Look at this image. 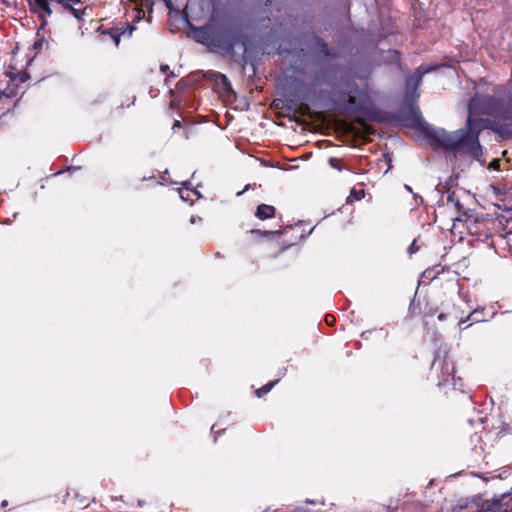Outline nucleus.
Segmentation results:
<instances>
[{"mask_svg": "<svg viewBox=\"0 0 512 512\" xmlns=\"http://www.w3.org/2000/svg\"><path fill=\"white\" fill-rule=\"evenodd\" d=\"M394 119L406 127L416 129L423 135L433 149H439L442 128H435L424 121L420 109L416 104L407 103L403 105L395 112Z\"/></svg>", "mask_w": 512, "mask_h": 512, "instance_id": "3", "label": "nucleus"}, {"mask_svg": "<svg viewBox=\"0 0 512 512\" xmlns=\"http://www.w3.org/2000/svg\"><path fill=\"white\" fill-rule=\"evenodd\" d=\"M329 318H333V317H332V316H330V315H327V316H326V322H327V323L331 322V319H329Z\"/></svg>", "mask_w": 512, "mask_h": 512, "instance_id": "38", "label": "nucleus"}, {"mask_svg": "<svg viewBox=\"0 0 512 512\" xmlns=\"http://www.w3.org/2000/svg\"><path fill=\"white\" fill-rule=\"evenodd\" d=\"M30 11L38 14L41 18V28H44L46 25V16H50L52 14V8L49 6L48 0H29L28 1Z\"/></svg>", "mask_w": 512, "mask_h": 512, "instance_id": "9", "label": "nucleus"}, {"mask_svg": "<svg viewBox=\"0 0 512 512\" xmlns=\"http://www.w3.org/2000/svg\"><path fill=\"white\" fill-rule=\"evenodd\" d=\"M184 82H185V80H184V79H181L179 83H180V84H182V83L184 84Z\"/></svg>", "mask_w": 512, "mask_h": 512, "instance_id": "41", "label": "nucleus"}, {"mask_svg": "<svg viewBox=\"0 0 512 512\" xmlns=\"http://www.w3.org/2000/svg\"><path fill=\"white\" fill-rule=\"evenodd\" d=\"M48 47V42L44 38V34H41L40 29L36 32V41L33 44V50L35 51V55L39 53L43 47Z\"/></svg>", "mask_w": 512, "mask_h": 512, "instance_id": "14", "label": "nucleus"}, {"mask_svg": "<svg viewBox=\"0 0 512 512\" xmlns=\"http://www.w3.org/2000/svg\"><path fill=\"white\" fill-rule=\"evenodd\" d=\"M293 226H285L284 229L280 230H260L252 229L249 231L251 235H255L259 238H279L281 235L287 233L288 230H293Z\"/></svg>", "mask_w": 512, "mask_h": 512, "instance_id": "11", "label": "nucleus"}, {"mask_svg": "<svg viewBox=\"0 0 512 512\" xmlns=\"http://www.w3.org/2000/svg\"><path fill=\"white\" fill-rule=\"evenodd\" d=\"M443 271V268L438 265L431 268H428L424 271L423 277L428 278L429 280L435 279L441 272Z\"/></svg>", "mask_w": 512, "mask_h": 512, "instance_id": "17", "label": "nucleus"}, {"mask_svg": "<svg viewBox=\"0 0 512 512\" xmlns=\"http://www.w3.org/2000/svg\"><path fill=\"white\" fill-rule=\"evenodd\" d=\"M29 79V75L26 72H19L17 75L13 78L14 81H17L19 83H24Z\"/></svg>", "mask_w": 512, "mask_h": 512, "instance_id": "20", "label": "nucleus"}, {"mask_svg": "<svg viewBox=\"0 0 512 512\" xmlns=\"http://www.w3.org/2000/svg\"><path fill=\"white\" fill-rule=\"evenodd\" d=\"M436 312H437V308L430 309L429 311H427V312H425V313H424V316H425V317H427V316H432V315H434Z\"/></svg>", "mask_w": 512, "mask_h": 512, "instance_id": "31", "label": "nucleus"}, {"mask_svg": "<svg viewBox=\"0 0 512 512\" xmlns=\"http://www.w3.org/2000/svg\"><path fill=\"white\" fill-rule=\"evenodd\" d=\"M8 505V501L7 500H3L2 503H1V506L4 508Z\"/></svg>", "mask_w": 512, "mask_h": 512, "instance_id": "37", "label": "nucleus"}, {"mask_svg": "<svg viewBox=\"0 0 512 512\" xmlns=\"http://www.w3.org/2000/svg\"><path fill=\"white\" fill-rule=\"evenodd\" d=\"M418 250H419V246H417V244H416V240H414V241L410 244V246L408 247L407 252H408L409 254H414V253H416Z\"/></svg>", "mask_w": 512, "mask_h": 512, "instance_id": "27", "label": "nucleus"}, {"mask_svg": "<svg viewBox=\"0 0 512 512\" xmlns=\"http://www.w3.org/2000/svg\"><path fill=\"white\" fill-rule=\"evenodd\" d=\"M279 380H274V381H270L269 383L263 385L262 387L258 388L256 391H255V394L258 398H261L263 397L264 395H266L267 393H269L272 388L278 383Z\"/></svg>", "mask_w": 512, "mask_h": 512, "instance_id": "16", "label": "nucleus"}, {"mask_svg": "<svg viewBox=\"0 0 512 512\" xmlns=\"http://www.w3.org/2000/svg\"><path fill=\"white\" fill-rule=\"evenodd\" d=\"M276 209L272 205L260 204L258 205L255 216L260 220L271 219L275 216Z\"/></svg>", "mask_w": 512, "mask_h": 512, "instance_id": "13", "label": "nucleus"}, {"mask_svg": "<svg viewBox=\"0 0 512 512\" xmlns=\"http://www.w3.org/2000/svg\"><path fill=\"white\" fill-rule=\"evenodd\" d=\"M48 2H57L58 4H61L65 9L70 6L69 0H48ZM49 6L51 7L50 4Z\"/></svg>", "mask_w": 512, "mask_h": 512, "instance_id": "28", "label": "nucleus"}, {"mask_svg": "<svg viewBox=\"0 0 512 512\" xmlns=\"http://www.w3.org/2000/svg\"><path fill=\"white\" fill-rule=\"evenodd\" d=\"M468 110L469 116L463 128L453 132L442 129L439 149L464 153L480 161L483 147L479 136L483 130L489 129L502 139L512 138V95H475Z\"/></svg>", "mask_w": 512, "mask_h": 512, "instance_id": "1", "label": "nucleus"}, {"mask_svg": "<svg viewBox=\"0 0 512 512\" xmlns=\"http://www.w3.org/2000/svg\"><path fill=\"white\" fill-rule=\"evenodd\" d=\"M454 372V362L449 356L447 346H440L435 352L431 365V375L436 376L437 386L443 387L449 384L450 381H454Z\"/></svg>", "mask_w": 512, "mask_h": 512, "instance_id": "5", "label": "nucleus"}, {"mask_svg": "<svg viewBox=\"0 0 512 512\" xmlns=\"http://www.w3.org/2000/svg\"><path fill=\"white\" fill-rule=\"evenodd\" d=\"M447 203L453 204L458 212H462V210L464 209L463 204L459 201V199L455 197L454 191L448 194Z\"/></svg>", "mask_w": 512, "mask_h": 512, "instance_id": "18", "label": "nucleus"}, {"mask_svg": "<svg viewBox=\"0 0 512 512\" xmlns=\"http://www.w3.org/2000/svg\"><path fill=\"white\" fill-rule=\"evenodd\" d=\"M438 66H428V65H420L414 74L409 75L406 78V100L413 96L416 93L418 87L422 82V78L425 74L437 69Z\"/></svg>", "mask_w": 512, "mask_h": 512, "instance_id": "7", "label": "nucleus"}, {"mask_svg": "<svg viewBox=\"0 0 512 512\" xmlns=\"http://www.w3.org/2000/svg\"><path fill=\"white\" fill-rule=\"evenodd\" d=\"M350 196H354L357 200H360L364 197V190H356L353 188L350 192Z\"/></svg>", "mask_w": 512, "mask_h": 512, "instance_id": "26", "label": "nucleus"}, {"mask_svg": "<svg viewBox=\"0 0 512 512\" xmlns=\"http://www.w3.org/2000/svg\"><path fill=\"white\" fill-rule=\"evenodd\" d=\"M195 33L197 42L207 46L213 52L233 55L237 44L242 43L246 51L247 37L240 24L230 21H220L213 16L201 26H190Z\"/></svg>", "mask_w": 512, "mask_h": 512, "instance_id": "2", "label": "nucleus"}, {"mask_svg": "<svg viewBox=\"0 0 512 512\" xmlns=\"http://www.w3.org/2000/svg\"><path fill=\"white\" fill-rule=\"evenodd\" d=\"M470 321V319H468V316L465 318V319H461L458 323V326H459V329L460 330H465L467 329L469 326H471V322L468 323Z\"/></svg>", "mask_w": 512, "mask_h": 512, "instance_id": "24", "label": "nucleus"}, {"mask_svg": "<svg viewBox=\"0 0 512 512\" xmlns=\"http://www.w3.org/2000/svg\"><path fill=\"white\" fill-rule=\"evenodd\" d=\"M329 318H333V317H332V316H330V315H327V316H326V322H327V323L331 322V319H329Z\"/></svg>", "mask_w": 512, "mask_h": 512, "instance_id": "39", "label": "nucleus"}, {"mask_svg": "<svg viewBox=\"0 0 512 512\" xmlns=\"http://www.w3.org/2000/svg\"><path fill=\"white\" fill-rule=\"evenodd\" d=\"M315 48L323 56H330L328 44L320 37H315Z\"/></svg>", "mask_w": 512, "mask_h": 512, "instance_id": "15", "label": "nucleus"}, {"mask_svg": "<svg viewBox=\"0 0 512 512\" xmlns=\"http://www.w3.org/2000/svg\"><path fill=\"white\" fill-rule=\"evenodd\" d=\"M160 71L163 74H166L168 77H172V78L176 77V74L173 71H170V68H169V66L167 64H162L160 66Z\"/></svg>", "mask_w": 512, "mask_h": 512, "instance_id": "22", "label": "nucleus"}, {"mask_svg": "<svg viewBox=\"0 0 512 512\" xmlns=\"http://www.w3.org/2000/svg\"><path fill=\"white\" fill-rule=\"evenodd\" d=\"M485 508V499L482 495H474L471 498H462L457 501L455 509L458 510H469L480 511Z\"/></svg>", "mask_w": 512, "mask_h": 512, "instance_id": "8", "label": "nucleus"}, {"mask_svg": "<svg viewBox=\"0 0 512 512\" xmlns=\"http://www.w3.org/2000/svg\"><path fill=\"white\" fill-rule=\"evenodd\" d=\"M293 86L294 94L299 100H310V93L312 90L308 88L303 80L295 79Z\"/></svg>", "mask_w": 512, "mask_h": 512, "instance_id": "12", "label": "nucleus"}, {"mask_svg": "<svg viewBox=\"0 0 512 512\" xmlns=\"http://www.w3.org/2000/svg\"><path fill=\"white\" fill-rule=\"evenodd\" d=\"M329 165L334 168V169H337L339 171L342 170V166H341V160L338 159V158H334V157H331L329 159Z\"/></svg>", "mask_w": 512, "mask_h": 512, "instance_id": "21", "label": "nucleus"}, {"mask_svg": "<svg viewBox=\"0 0 512 512\" xmlns=\"http://www.w3.org/2000/svg\"><path fill=\"white\" fill-rule=\"evenodd\" d=\"M333 98L335 106L346 113L360 115L368 120H378V111L366 101H357L351 92L336 90Z\"/></svg>", "mask_w": 512, "mask_h": 512, "instance_id": "4", "label": "nucleus"}, {"mask_svg": "<svg viewBox=\"0 0 512 512\" xmlns=\"http://www.w3.org/2000/svg\"><path fill=\"white\" fill-rule=\"evenodd\" d=\"M103 34H107L110 36V38L114 41L116 45L120 42L121 35L128 34V36H131L133 31L135 30L134 25H127L126 28H111V29H102V27L99 28Z\"/></svg>", "mask_w": 512, "mask_h": 512, "instance_id": "10", "label": "nucleus"}, {"mask_svg": "<svg viewBox=\"0 0 512 512\" xmlns=\"http://www.w3.org/2000/svg\"><path fill=\"white\" fill-rule=\"evenodd\" d=\"M77 19H81L82 15L84 14V10H78L73 8L71 5L67 8Z\"/></svg>", "mask_w": 512, "mask_h": 512, "instance_id": "25", "label": "nucleus"}, {"mask_svg": "<svg viewBox=\"0 0 512 512\" xmlns=\"http://www.w3.org/2000/svg\"><path fill=\"white\" fill-rule=\"evenodd\" d=\"M388 54H389V57H390L391 61H394V62H397V63L400 62V53L397 50L390 49L388 51Z\"/></svg>", "mask_w": 512, "mask_h": 512, "instance_id": "23", "label": "nucleus"}, {"mask_svg": "<svg viewBox=\"0 0 512 512\" xmlns=\"http://www.w3.org/2000/svg\"><path fill=\"white\" fill-rule=\"evenodd\" d=\"M404 188H405L408 192L413 193V190H412V188H411L409 185L405 184V185H404Z\"/></svg>", "mask_w": 512, "mask_h": 512, "instance_id": "35", "label": "nucleus"}, {"mask_svg": "<svg viewBox=\"0 0 512 512\" xmlns=\"http://www.w3.org/2000/svg\"><path fill=\"white\" fill-rule=\"evenodd\" d=\"M215 432H216L215 425H212V427H211V433H215Z\"/></svg>", "mask_w": 512, "mask_h": 512, "instance_id": "40", "label": "nucleus"}, {"mask_svg": "<svg viewBox=\"0 0 512 512\" xmlns=\"http://www.w3.org/2000/svg\"><path fill=\"white\" fill-rule=\"evenodd\" d=\"M482 316L483 311L474 310L471 313H469L468 319H470L471 324H473L483 321Z\"/></svg>", "mask_w": 512, "mask_h": 512, "instance_id": "19", "label": "nucleus"}, {"mask_svg": "<svg viewBox=\"0 0 512 512\" xmlns=\"http://www.w3.org/2000/svg\"><path fill=\"white\" fill-rule=\"evenodd\" d=\"M414 310H415V307H414L413 303H411V305H410V307H409V312H410L411 314H413V313H414Z\"/></svg>", "mask_w": 512, "mask_h": 512, "instance_id": "36", "label": "nucleus"}, {"mask_svg": "<svg viewBox=\"0 0 512 512\" xmlns=\"http://www.w3.org/2000/svg\"><path fill=\"white\" fill-rule=\"evenodd\" d=\"M248 189H249V185H247L242 191L238 192L237 196L244 194Z\"/></svg>", "mask_w": 512, "mask_h": 512, "instance_id": "33", "label": "nucleus"}, {"mask_svg": "<svg viewBox=\"0 0 512 512\" xmlns=\"http://www.w3.org/2000/svg\"><path fill=\"white\" fill-rule=\"evenodd\" d=\"M181 126H182L181 125V121L175 120L174 123H173V126H172V130L175 132L176 129L181 128Z\"/></svg>", "mask_w": 512, "mask_h": 512, "instance_id": "30", "label": "nucleus"}, {"mask_svg": "<svg viewBox=\"0 0 512 512\" xmlns=\"http://www.w3.org/2000/svg\"><path fill=\"white\" fill-rule=\"evenodd\" d=\"M189 184H190V183H189L188 181H184V182H182V183H181L182 187H184V188H186V189H188V188H189Z\"/></svg>", "mask_w": 512, "mask_h": 512, "instance_id": "34", "label": "nucleus"}, {"mask_svg": "<svg viewBox=\"0 0 512 512\" xmlns=\"http://www.w3.org/2000/svg\"><path fill=\"white\" fill-rule=\"evenodd\" d=\"M446 319H447V314H446V313H440V314L438 315V320H439V321H444V320H446Z\"/></svg>", "mask_w": 512, "mask_h": 512, "instance_id": "32", "label": "nucleus"}, {"mask_svg": "<svg viewBox=\"0 0 512 512\" xmlns=\"http://www.w3.org/2000/svg\"><path fill=\"white\" fill-rule=\"evenodd\" d=\"M479 512H512V489L492 499H485V508Z\"/></svg>", "mask_w": 512, "mask_h": 512, "instance_id": "6", "label": "nucleus"}, {"mask_svg": "<svg viewBox=\"0 0 512 512\" xmlns=\"http://www.w3.org/2000/svg\"><path fill=\"white\" fill-rule=\"evenodd\" d=\"M221 78H222L223 84L225 86V90L226 91L231 90L232 88H231V84H230L228 78L224 74H221Z\"/></svg>", "mask_w": 512, "mask_h": 512, "instance_id": "29", "label": "nucleus"}]
</instances>
